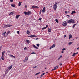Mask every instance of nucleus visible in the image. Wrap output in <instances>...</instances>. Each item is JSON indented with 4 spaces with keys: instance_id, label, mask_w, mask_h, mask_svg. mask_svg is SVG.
<instances>
[{
    "instance_id": "obj_1",
    "label": "nucleus",
    "mask_w": 79,
    "mask_h": 79,
    "mask_svg": "<svg viewBox=\"0 0 79 79\" xmlns=\"http://www.w3.org/2000/svg\"><path fill=\"white\" fill-rule=\"evenodd\" d=\"M67 23L69 24H71V23H73L74 24L75 22H74V21L73 19H70L67 21Z\"/></svg>"
},
{
    "instance_id": "obj_2",
    "label": "nucleus",
    "mask_w": 79,
    "mask_h": 79,
    "mask_svg": "<svg viewBox=\"0 0 79 79\" xmlns=\"http://www.w3.org/2000/svg\"><path fill=\"white\" fill-rule=\"evenodd\" d=\"M57 4H58V2H55L53 6V8L55 10H56V9H57Z\"/></svg>"
},
{
    "instance_id": "obj_3",
    "label": "nucleus",
    "mask_w": 79,
    "mask_h": 79,
    "mask_svg": "<svg viewBox=\"0 0 79 79\" xmlns=\"http://www.w3.org/2000/svg\"><path fill=\"white\" fill-rule=\"evenodd\" d=\"M24 13L25 14V15H29L31 13V11H29L28 12H25Z\"/></svg>"
},
{
    "instance_id": "obj_4",
    "label": "nucleus",
    "mask_w": 79,
    "mask_h": 79,
    "mask_svg": "<svg viewBox=\"0 0 79 79\" xmlns=\"http://www.w3.org/2000/svg\"><path fill=\"white\" fill-rule=\"evenodd\" d=\"M62 25L64 26H67V22L66 21H64L62 23Z\"/></svg>"
},
{
    "instance_id": "obj_5",
    "label": "nucleus",
    "mask_w": 79,
    "mask_h": 79,
    "mask_svg": "<svg viewBox=\"0 0 79 79\" xmlns=\"http://www.w3.org/2000/svg\"><path fill=\"white\" fill-rule=\"evenodd\" d=\"M36 37L37 36L35 35H31L30 36H28V37H31V38H32V37Z\"/></svg>"
},
{
    "instance_id": "obj_6",
    "label": "nucleus",
    "mask_w": 79,
    "mask_h": 79,
    "mask_svg": "<svg viewBox=\"0 0 79 79\" xmlns=\"http://www.w3.org/2000/svg\"><path fill=\"white\" fill-rule=\"evenodd\" d=\"M32 8H39V7L36 6H32Z\"/></svg>"
},
{
    "instance_id": "obj_7",
    "label": "nucleus",
    "mask_w": 79,
    "mask_h": 79,
    "mask_svg": "<svg viewBox=\"0 0 79 79\" xmlns=\"http://www.w3.org/2000/svg\"><path fill=\"white\" fill-rule=\"evenodd\" d=\"M55 44H54L53 45H52L50 48V49H52V48H53L54 47H55Z\"/></svg>"
},
{
    "instance_id": "obj_8",
    "label": "nucleus",
    "mask_w": 79,
    "mask_h": 79,
    "mask_svg": "<svg viewBox=\"0 0 79 79\" xmlns=\"http://www.w3.org/2000/svg\"><path fill=\"white\" fill-rule=\"evenodd\" d=\"M45 6H44L43 7V8L42 10V12H43V13H45Z\"/></svg>"
},
{
    "instance_id": "obj_9",
    "label": "nucleus",
    "mask_w": 79,
    "mask_h": 79,
    "mask_svg": "<svg viewBox=\"0 0 79 79\" xmlns=\"http://www.w3.org/2000/svg\"><path fill=\"white\" fill-rule=\"evenodd\" d=\"M15 13V12H12L10 13L9 14V16H11V15H13V14Z\"/></svg>"
},
{
    "instance_id": "obj_10",
    "label": "nucleus",
    "mask_w": 79,
    "mask_h": 79,
    "mask_svg": "<svg viewBox=\"0 0 79 79\" xmlns=\"http://www.w3.org/2000/svg\"><path fill=\"white\" fill-rule=\"evenodd\" d=\"M46 27H43L42 28V30H44V29H47V27H48V25H46Z\"/></svg>"
},
{
    "instance_id": "obj_11",
    "label": "nucleus",
    "mask_w": 79,
    "mask_h": 79,
    "mask_svg": "<svg viewBox=\"0 0 79 79\" xmlns=\"http://www.w3.org/2000/svg\"><path fill=\"white\" fill-rule=\"evenodd\" d=\"M33 47H34V48H36V49H39V48H38V47H37V46H35L34 44L33 45Z\"/></svg>"
},
{
    "instance_id": "obj_12",
    "label": "nucleus",
    "mask_w": 79,
    "mask_h": 79,
    "mask_svg": "<svg viewBox=\"0 0 79 79\" xmlns=\"http://www.w3.org/2000/svg\"><path fill=\"white\" fill-rule=\"evenodd\" d=\"M8 71H9V70L8 69H7V70L5 72V74H8Z\"/></svg>"
},
{
    "instance_id": "obj_13",
    "label": "nucleus",
    "mask_w": 79,
    "mask_h": 79,
    "mask_svg": "<svg viewBox=\"0 0 79 79\" xmlns=\"http://www.w3.org/2000/svg\"><path fill=\"white\" fill-rule=\"evenodd\" d=\"M19 16H20V15H17L16 16V19H18V18H19Z\"/></svg>"
},
{
    "instance_id": "obj_14",
    "label": "nucleus",
    "mask_w": 79,
    "mask_h": 79,
    "mask_svg": "<svg viewBox=\"0 0 79 79\" xmlns=\"http://www.w3.org/2000/svg\"><path fill=\"white\" fill-rule=\"evenodd\" d=\"M57 69V68H56V67H54V69H53L52 71H55V70H56V69Z\"/></svg>"
},
{
    "instance_id": "obj_15",
    "label": "nucleus",
    "mask_w": 79,
    "mask_h": 79,
    "mask_svg": "<svg viewBox=\"0 0 79 79\" xmlns=\"http://www.w3.org/2000/svg\"><path fill=\"white\" fill-rule=\"evenodd\" d=\"M1 59L2 60H4V56H1Z\"/></svg>"
},
{
    "instance_id": "obj_16",
    "label": "nucleus",
    "mask_w": 79,
    "mask_h": 79,
    "mask_svg": "<svg viewBox=\"0 0 79 79\" xmlns=\"http://www.w3.org/2000/svg\"><path fill=\"white\" fill-rule=\"evenodd\" d=\"M12 65H11L9 67L8 69L9 71H10V69H11L12 68Z\"/></svg>"
},
{
    "instance_id": "obj_17",
    "label": "nucleus",
    "mask_w": 79,
    "mask_h": 79,
    "mask_svg": "<svg viewBox=\"0 0 79 79\" xmlns=\"http://www.w3.org/2000/svg\"><path fill=\"white\" fill-rule=\"evenodd\" d=\"M5 51H4L2 52V56H4V54H5Z\"/></svg>"
},
{
    "instance_id": "obj_18",
    "label": "nucleus",
    "mask_w": 79,
    "mask_h": 79,
    "mask_svg": "<svg viewBox=\"0 0 79 79\" xmlns=\"http://www.w3.org/2000/svg\"><path fill=\"white\" fill-rule=\"evenodd\" d=\"M52 31L51 29L48 28V32H50Z\"/></svg>"
},
{
    "instance_id": "obj_19",
    "label": "nucleus",
    "mask_w": 79,
    "mask_h": 79,
    "mask_svg": "<svg viewBox=\"0 0 79 79\" xmlns=\"http://www.w3.org/2000/svg\"><path fill=\"white\" fill-rule=\"evenodd\" d=\"M71 38H72V35H71V34H70L69 35V40L71 39Z\"/></svg>"
},
{
    "instance_id": "obj_20",
    "label": "nucleus",
    "mask_w": 79,
    "mask_h": 79,
    "mask_svg": "<svg viewBox=\"0 0 79 79\" xmlns=\"http://www.w3.org/2000/svg\"><path fill=\"white\" fill-rule=\"evenodd\" d=\"M62 56H63L61 55L60 56V57L58 59V60H60V59H61V58H62Z\"/></svg>"
},
{
    "instance_id": "obj_21",
    "label": "nucleus",
    "mask_w": 79,
    "mask_h": 79,
    "mask_svg": "<svg viewBox=\"0 0 79 79\" xmlns=\"http://www.w3.org/2000/svg\"><path fill=\"white\" fill-rule=\"evenodd\" d=\"M74 13H76V11H72L71 14V15H73V14H74Z\"/></svg>"
},
{
    "instance_id": "obj_22",
    "label": "nucleus",
    "mask_w": 79,
    "mask_h": 79,
    "mask_svg": "<svg viewBox=\"0 0 79 79\" xmlns=\"http://www.w3.org/2000/svg\"><path fill=\"white\" fill-rule=\"evenodd\" d=\"M27 34H30V31H29L28 30H27Z\"/></svg>"
},
{
    "instance_id": "obj_23",
    "label": "nucleus",
    "mask_w": 79,
    "mask_h": 79,
    "mask_svg": "<svg viewBox=\"0 0 79 79\" xmlns=\"http://www.w3.org/2000/svg\"><path fill=\"white\" fill-rule=\"evenodd\" d=\"M25 60L26 61H28V57H26L25 58Z\"/></svg>"
},
{
    "instance_id": "obj_24",
    "label": "nucleus",
    "mask_w": 79,
    "mask_h": 79,
    "mask_svg": "<svg viewBox=\"0 0 79 79\" xmlns=\"http://www.w3.org/2000/svg\"><path fill=\"white\" fill-rule=\"evenodd\" d=\"M26 42H27L28 44H29V43H30V41H29V40H26Z\"/></svg>"
},
{
    "instance_id": "obj_25",
    "label": "nucleus",
    "mask_w": 79,
    "mask_h": 79,
    "mask_svg": "<svg viewBox=\"0 0 79 79\" xmlns=\"http://www.w3.org/2000/svg\"><path fill=\"white\" fill-rule=\"evenodd\" d=\"M72 43L73 42H70L69 43L68 45H71V44H72Z\"/></svg>"
},
{
    "instance_id": "obj_26",
    "label": "nucleus",
    "mask_w": 79,
    "mask_h": 79,
    "mask_svg": "<svg viewBox=\"0 0 79 79\" xmlns=\"http://www.w3.org/2000/svg\"><path fill=\"white\" fill-rule=\"evenodd\" d=\"M76 25V24H74L73 26L72 27L73 29H74V27H75V26Z\"/></svg>"
},
{
    "instance_id": "obj_27",
    "label": "nucleus",
    "mask_w": 79,
    "mask_h": 79,
    "mask_svg": "<svg viewBox=\"0 0 79 79\" xmlns=\"http://www.w3.org/2000/svg\"><path fill=\"white\" fill-rule=\"evenodd\" d=\"M12 25H7V27H10V26H11Z\"/></svg>"
},
{
    "instance_id": "obj_28",
    "label": "nucleus",
    "mask_w": 79,
    "mask_h": 79,
    "mask_svg": "<svg viewBox=\"0 0 79 79\" xmlns=\"http://www.w3.org/2000/svg\"><path fill=\"white\" fill-rule=\"evenodd\" d=\"M11 6L12 7H14V8H15V5L12 4L11 5Z\"/></svg>"
},
{
    "instance_id": "obj_29",
    "label": "nucleus",
    "mask_w": 79,
    "mask_h": 79,
    "mask_svg": "<svg viewBox=\"0 0 79 79\" xmlns=\"http://www.w3.org/2000/svg\"><path fill=\"white\" fill-rule=\"evenodd\" d=\"M21 2H20L18 3V5L19 6H21Z\"/></svg>"
},
{
    "instance_id": "obj_30",
    "label": "nucleus",
    "mask_w": 79,
    "mask_h": 79,
    "mask_svg": "<svg viewBox=\"0 0 79 79\" xmlns=\"http://www.w3.org/2000/svg\"><path fill=\"white\" fill-rule=\"evenodd\" d=\"M4 27V28H7V27H7V25H6Z\"/></svg>"
},
{
    "instance_id": "obj_31",
    "label": "nucleus",
    "mask_w": 79,
    "mask_h": 79,
    "mask_svg": "<svg viewBox=\"0 0 79 79\" xmlns=\"http://www.w3.org/2000/svg\"><path fill=\"white\" fill-rule=\"evenodd\" d=\"M41 20H42V18L40 17L38 19V20H39V21H41Z\"/></svg>"
},
{
    "instance_id": "obj_32",
    "label": "nucleus",
    "mask_w": 79,
    "mask_h": 79,
    "mask_svg": "<svg viewBox=\"0 0 79 79\" xmlns=\"http://www.w3.org/2000/svg\"><path fill=\"white\" fill-rule=\"evenodd\" d=\"M55 21H56V22L57 23H58V20L57 19H56L55 20Z\"/></svg>"
},
{
    "instance_id": "obj_33",
    "label": "nucleus",
    "mask_w": 79,
    "mask_h": 79,
    "mask_svg": "<svg viewBox=\"0 0 79 79\" xmlns=\"http://www.w3.org/2000/svg\"><path fill=\"white\" fill-rule=\"evenodd\" d=\"M76 55V53H74L73 55H72V56H75Z\"/></svg>"
},
{
    "instance_id": "obj_34",
    "label": "nucleus",
    "mask_w": 79,
    "mask_h": 79,
    "mask_svg": "<svg viewBox=\"0 0 79 79\" xmlns=\"http://www.w3.org/2000/svg\"><path fill=\"white\" fill-rule=\"evenodd\" d=\"M40 72H39L38 73H36L35 75V76H37V75H38V74H40Z\"/></svg>"
},
{
    "instance_id": "obj_35",
    "label": "nucleus",
    "mask_w": 79,
    "mask_h": 79,
    "mask_svg": "<svg viewBox=\"0 0 79 79\" xmlns=\"http://www.w3.org/2000/svg\"><path fill=\"white\" fill-rule=\"evenodd\" d=\"M62 51H64V50H66V48H64L62 49Z\"/></svg>"
},
{
    "instance_id": "obj_36",
    "label": "nucleus",
    "mask_w": 79,
    "mask_h": 79,
    "mask_svg": "<svg viewBox=\"0 0 79 79\" xmlns=\"http://www.w3.org/2000/svg\"><path fill=\"white\" fill-rule=\"evenodd\" d=\"M26 61H27L25 60H25H23V62H24H24H26Z\"/></svg>"
},
{
    "instance_id": "obj_37",
    "label": "nucleus",
    "mask_w": 79,
    "mask_h": 79,
    "mask_svg": "<svg viewBox=\"0 0 79 79\" xmlns=\"http://www.w3.org/2000/svg\"><path fill=\"white\" fill-rule=\"evenodd\" d=\"M31 54H36V53L35 52H32L31 53Z\"/></svg>"
},
{
    "instance_id": "obj_38",
    "label": "nucleus",
    "mask_w": 79,
    "mask_h": 79,
    "mask_svg": "<svg viewBox=\"0 0 79 79\" xmlns=\"http://www.w3.org/2000/svg\"><path fill=\"white\" fill-rule=\"evenodd\" d=\"M39 44H38L37 45H37V46H38V47H39Z\"/></svg>"
},
{
    "instance_id": "obj_39",
    "label": "nucleus",
    "mask_w": 79,
    "mask_h": 79,
    "mask_svg": "<svg viewBox=\"0 0 79 79\" xmlns=\"http://www.w3.org/2000/svg\"><path fill=\"white\" fill-rule=\"evenodd\" d=\"M41 13H42V10H40V14H41Z\"/></svg>"
},
{
    "instance_id": "obj_40",
    "label": "nucleus",
    "mask_w": 79,
    "mask_h": 79,
    "mask_svg": "<svg viewBox=\"0 0 79 79\" xmlns=\"http://www.w3.org/2000/svg\"><path fill=\"white\" fill-rule=\"evenodd\" d=\"M2 48V46H0V50H1V48Z\"/></svg>"
},
{
    "instance_id": "obj_41",
    "label": "nucleus",
    "mask_w": 79,
    "mask_h": 79,
    "mask_svg": "<svg viewBox=\"0 0 79 79\" xmlns=\"http://www.w3.org/2000/svg\"><path fill=\"white\" fill-rule=\"evenodd\" d=\"M45 73H44L41 75H42L43 76H44V75H45Z\"/></svg>"
},
{
    "instance_id": "obj_42",
    "label": "nucleus",
    "mask_w": 79,
    "mask_h": 79,
    "mask_svg": "<svg viewBox=\"0 0 79 79\" xmlns=\"http://www.w3.org/2000/svg\"><path fill=\"white\" fill-rule=\"evenodd\" d=\"M17 33L18 34H19V31H18L17 32Z\"/></svg>"
},
{
    "instance_id": "obj_43",
    "label": "nucleus",
    "mask_w": 79,
    "mask_h": 79,
    "mask_svg": "<svg viewBox=\"0 0 79 79\" xmlns=\"http://www.w3.org/2000/svg\"><path fill=\"white\" fill-rule=\"evenodd\" d=\"M37 68V66H35V67H34L33 68Z\"/></svg>"
},
{
    "instance_id": "obj_44",
    "label": "nucleus",
    "mask_w": 79,
    "mask_h": 79,
    "mask_svg": "<svg viewBox=\"0 0 79 79\" xmlns=\"http://www.w3.org/2000/svg\"><path fill=\"white\" fill-rule=\"evenodd\" d=\"M27 49V48H26V47H25V48H24V50H26Z\"/></svg>"
},
{
    "instance_id": "obj_45",
    "label": "nucleus",
    "mask_w": 79,
    "mask_h": 79,
    "mask_svg": "<svg viewBox=\"0 0 79 79\" xmlns=\"http://www.w3.org/2000/svg\"><path fill=\"white\" fill-rule=\"evenodd\" d=\"M63 64H62V63H60L59 64V65L60 66H61Z\"/></svg>"
},
{
    "instance_id": "obj_46",
    "label": "nucleus",
    "mask_w": 79,
    "mask_h": 79,
    "mask_svg": "<svg viewBox=\"0 0 79 79\" xmlns=\"http://www.w3.org/2000/svg\"><path fill=\"white\" fill-rule=\"evenodd\" d=\"M25 8H27V5H25Z\"/></svg>"
},
{
    "instance_id": "obj_47",
    "label": "nucleus",
    "mask_w": 79,
    "mask_h": 79,
    "mask_svg": "<svg viewBox=\"0 0 79 79\" xmlns=\"http://www.w3.org/2000/svg\"><path fill=\"white\" fill-rule=\"evenodd\" d=\"M42 76H43V75H41L40 77V78H41V77H42Z\"/></svg>"
},
{
    "instance_id": "obj_48",
    "label": "nucleus",
    "mask_w": 79,
    "mask_h": 79,
    "mask_svg": "<svg viewBox=\"0 0 79 79\" xmlns=\"http://www.w3.org/2000/svg\"><path fill=\"white\" fill-rule=\"evenodd\" d=\"M10 2H12L13 1V0H10Z\"/></svg>"
},
{
    "instance_id": "obj_49",
    "label": "nucleus",
    "mask_w": 79,
    "mask_h": 79,
    "mask_svg": "<svg viewBox=\"0 0 79 79\" xmlns=\"http://www.w3.org/2000/svg\"><path fill=\"white\" fill-rule=\"evenodd\" d=\"M6 33V32H5L4 33V34L5 35V34Z\"/></svg>"
},
{
    "instance_id": "obj_50",
    "label": "nucleus",
    "mask_w": 79,
    "mask_h": 79,
    "mask_svg": "<svg viewBox=\"0 0 79 79\" xmlns=\"http://www.w3.org/2000/svg\"><path fill=\"white\" fill-rule=\"evenodd\" d=\"M10 56H11V57H13V55H10Z\"/></svg>"
},
{
    "instance_id": "obj_51",
    "label": "nucleus",
    "mask_w": 79,
    "mask_h": 79,
    "mask_svg": "<svg viewBox=\"0 0 79 79\" xmlns=\"http://www.w3.org/2000/svg\"><path fill=\"white\" fill-rule=\"evenodd\" d=\"M65 13H68V12L67 11H65Z\"/></svg>"
},
{
    "instance_id": "obj_52",
    "label": "nucleus",
    "mask_w": 79,
    "mask_h": 79,
    "mask_svg": "<svg viewBox=\"0 0 79 79\" xmlns=\"http://www.w3.org/2000/svg\"><path fill=\"white\" fill-rule=\"evenodd\" d=\"M10 31H9L7 33H8V34H9V33H10Z\"/></svg>"
},
{
    "instance_id": "obj_53",
    "label": "nucleus",
    "mask_w": 79,
    "mask_h": 79,
    "mask_svg": "<svg viewBox=\"0 0 79 79\" xmlns=\"http://www.w3.org/2000/svg\"><path fill=\"white\" fill-rule=\"evenodd\" d=\"M61 53H64V51H62Z\"/></svg>"
},
{
    "instance_id": "obj_54",
    "label": "nucleus",
    "mask_w": 79,
    "mask_h": 79,
    "mask_svg": "<svg viewBox=\"0 0 79 79\" xmlns=\"http://www.w3.org/2000/svg\"><path fill=\"white\" fill-rule=\"evenodd\" d=\"M13 58H15V56H13Z\"/></svg>"
},
{
    "instance_id": "obj_55",
    "label": "nucleus",
    "mask_w": 79,
    "mask_h": 79,
    "mask_svg": "<svg viewBox=\"0 0 79 79\" xmlns=\"http://www.w3.org/2000/svg\"><path fill=\"white\" fill-rule=\"evenodd\" d=\"M64 37H66V35H64Z\"/></svg>"
},
{
    "instance_id": "obj_56",
    "label": "nucleus",
    "mask_w": 79,
    "mask_h": 79,
    "mask_svg": "<svg viewBox=\"0 0 79 79\" xmlns=\"http://www.w3.org/2000/svg\"><path fill=\"white\" fill-rule=\"evenodd\" d=\"M67 16H69V15H67Z\"/></svg>"
},
{
    "instance_id": "obj_57",
    "label": "nucleus",
    "mask_w": 79,
    "mask_h": 79,
    "mask_svg": "<svg viewBox=\"0 0 79 79\" xmlns=\"http://www.w3.org/2000/svg\"><path fill=\"white\" fill-rule=\"evenodd\" d=\"M76 54H78V52L76 53Z\"/></svg>"
},
{
    "instance_id": "obj_58",
    "label": "nucleus",
    "mask_w": 79,
    "mask_h": 79,
    "mask_svg": "<svg viewBox=\"0 0 79 79\" xmlns=\"http://www.w3.org/2000/svg\"><path fill=\"white\" fill-rule=\"evenodd\" d=\"M79 47L77 48V49L78 50V49H79Z\"/></svg>"
},
{
    "instance_id": "obj_59",
    "label": "nucleus",
    "mask_w": 79,
    "mask_h": 79,
    "mask_svg": "<svg viewBox=\"0 0 79 79\" xmlns=\"http://www.w3.org/2000/svg\"><path fill=\"white\" fill-rule=\"evenodd\" d=\"M56 67H57V68H58V66H57Z\"/></svg>"
},
{
    "instance_id": "obj_60",
    "label": "nucleus",
    "mask_w": 79,
    "mask_h": 79,
    "mask_svg": "<svg viewBox=\"0 0 79 79\" xmlns=\"http://www.w3.org/2000/svg\"><path fill=\"white\" fill-rule=\"evenodd\" d=\"M73 76H74V77H75V75H73Z\"/></svg>"
},
{
    "instance_id": "obj_61",
    "label": "nucleus",
    "mask_w": 79,
    "mask_h": 79,
    "mask_svg": "<svg viewBox=\"0 0 79 79\" xmlns=\"http://www.w3.org/2000/svg\"><path fill=\"white\" fill-rule=\"evenodd\" d=\"M8 34V33H7V34Z\"/></svg>"
},
{
    "instance_id": "obj_62",
    "label": "nucleus",
    "mask_w": 79,
    "mask_h": 79,
    "mask_svg": "<svg viewBox=\"0 0 79 79\" xmlns=\"http://www.w3.org/2000/svg\"><path fill=\"white\" fill-rule=\"evenodd\" d=\"M78 23V22L77 21V23Z\"/></svg>"
},
{
    "instance_id": "obj_63",
    "label": "nucleus",
    "mask_w": 79,
    "mask_h": 79,
    "mask_svg": "<svg viewBox=\"0 0 79 79\" xmlns=\"http://www.w3.org/2000/svg\"><path fill=\"white\" fill-rule=\"evenodd\" d=\"M47 73L48 72H46Z\"/></svg>"
},
{
    "instance_id": "obj_64",
    "label": "nucleus",
    "mask_w": 79,
    "mask_h": 79,
    "mask_svg": "<svg viewBox=\"0 0 79 79\" xmlns=\"http://www.w3.org/2000/svg\"><path fill=\"white\" fill-rule=\"evenodd\" d=\"M21 3H22V2H21Z\"/></svg>"
}]
</instances>
